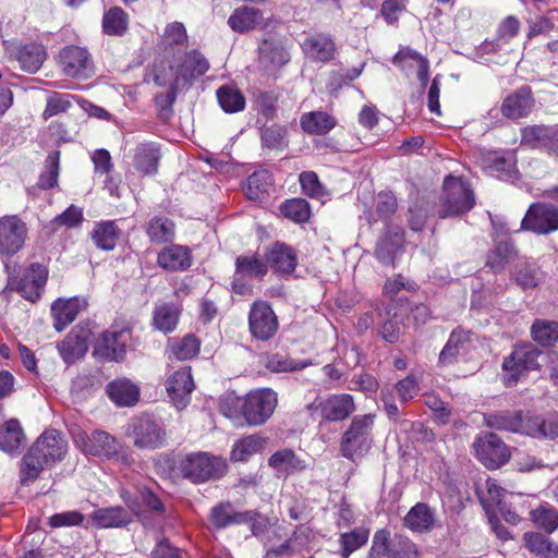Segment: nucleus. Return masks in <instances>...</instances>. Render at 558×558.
Here are the masks:
<instances>
[{
	"label": "nucleus",
	"mask_w": 558,
	"mask_h": 558,
	"mask_svg": "<svg viewBox=\"0 0 558 558\" xmlns=\"http://www.w3.org/2000/svg\"><path fill=\"white\" fill-rule=\"evenodd\" d=\"M66 441L56 429L43 433L24 454L20 464V481L24 486L34 483L40 473L62 460L66 452Z\"/></svg>",
	"instance_id": "f257e3e1"
},
{
	"label": "nucleus",
	"mask_w": 558,
	"mask_h": 558,
	"mask_svg": "<svg viewBox=\"0 0 558 558\" xmlns=\"http://www.w3.org/2000/svg\"><path fill=\"white\" fill-rule=\"evenodd\" d=\"M66 441L56 429L43 433L24 454L20 464V481L24 486L34 483L40 473L62 460L66 452Z\"/></svg>",
	"instance_id": "f03ea898"
},
{
	"label": "nucleus",
	"mask_w": 558,
	"mask_h": 558,
	"mask_svg": "<svg viewBox=\"0 0 558 558\" xmlns=\"http://www.w3.org/2000/svg\"><path fill=\"white\" fill-rule=\"evenodd\" d=\"M66 441L56 429L43 433L24 454L20 464V481L24 486L34 483L40 473L62 460L66 452Z\"/></svg>",
	"instance_id": "7ed1b4c3"
},
{
	"label": "nucleus",
	"mask_w": 558,
	"mask_h": 558,
	"mask_svg": "<svg viewBox=\"0 0 558 558\" xmlns=\"http://www.w3.org/2000/svg\"><path fill=\"white\" fill-rule=\"evenodd\" d=\"M375 421L374 413L353 416L340 440L339 448L344 458L355 462L369 451L374 442Z\"/></svg>",
	"instance_id": "20e7f679"
},
{
	"label": "nucleus",
	"mask_w": 558,
	"mask_h": 558,
	"mask_svg": "<svg viewBox=\"0 0 558 558\" xmlns=\"http://www.w3.org/2000/svg\"><path fill=\"white\" fill-rule=\"evenodd\" d=\"M179 470L184 477L199 483L221 477L226 473L227 463L223 459L207 452H193L181 458Z\"/></svg>",
	"instance_id": "39448f33"
},
{
	"label": "nucleus",
	"mask_w": 558,
	"mask_h": 558,
	"mask_svg": "<svg viewBox=\"0 0 558 558\" xmlns=\"http://www.w3.org/2000/svg\"><path fill=\"white\" fill-rule=\"evenodd\" d=\"M278 404V395L270 388L253 389L242 401L241 413L250 426L266 423Z\"/></svg>",
	"instance_id": "423d86ee"
},
{
	"label": "nucleus",
	"mask_w": 558,
	"mask_h": 558,
	"mask_svg": "<svg viewBox=\"0 0 558 558\" xmlns=\"http://www.w3.org/2000/svg\"><path fill=\"white\" fill-rule=\"evenodd\" d=\"M48 279V269L38 263L31 264L21 276L9 274L3 293L15 291L25 300L35 303L40 299Z\"/></svg>",
	"instance_id": "0eeeda50"
},
{
	"label": "nucleus",
	"mask_w": 558,
	"mask_h": 558,
	"mask_svg": "<svg viewBox=\"0 0 558 558\" xmlns=\"http://www.w3.org/2000/svg\"><path fill=\"white\" fill-rule=\"evenodd\" d=\"M541 354L542 351L532 343H523L514 347L511 354L502 362L505 384L507 386H512L529 372L538 369V357Z\"/></svg>",
	"instance_id": "6e6552de"
},
{
	"label": "nucleus",
	"mask_w": 558,
	"mask_h": 558,
	"mask_svg": "<svg viewBox=\"0 0 558 558\" xmlns=\"http://www.w3.org/2000/svg\"><path fill=\"white\" fill-rule=\"evenodd\" d=\"M444 192L442 208L439 213L441 218L460 215L473 208V191L470 189L469 184L460 178H446Z\"/></svg>",
	"instance_id": "1a4fd4ad"
},
{
	"label": "nucleus",
	"mask_w": 558,
	"mask_h": 558,
	"mask_svg": "<svg viewBox=\"0 0 558 558\" xmlns=\"http://www.w3.org/2000/svg\"><path fill=\"white\" fill-rule=\"evenodd\" d=\"M124 500L130 510L121 506L99 508L89 517L92 525L97 529H121L133 521V515L142 519L137 505L125 498Z\"/></svg>",
	"instance_id": "9d476101"
},
{
	"label": "nucleus",
	"mask_w": 558,
	"mask_h": 558,
	"mask_svg": "<svg viewBox=\"0 0 558 558\" xmlns=\"http://www.w3.org/2000/svg\"><path fill=\"white\" fill-rule=\"evenodd\" d=\"M523 230L548 234L558 230V207L549 203H534L521 222Z\"/></svg>",
	"instance_id": "9b49d317"
},
{
	"label": "nucleus",
	"mask_w": 558,
	"mask_h": 558,
	"mask_svg": "<svg viewBox=\"0 0 558 558\" xmlns=\"http://www.w3.org/2000/svg\"><path fill=\"white\" fill-rule=\"evenodd\" d=\"M26 223L16 215L0 218V255L12 256L24 245L27 238Z\"/></svg>",
	"instance_id": "f8f14e48"
},
{
	"label": "nucleus",
	"mask_w": 558,
	"mask_h": 558,
	"mask_svg": "<svg viewBox=\"0 0 558 558\" xmlns=\"http://www.w3.org/2000/svg\"><path fill=\"white\" fill-rule=\"evenodd\" d=\"M473 448L478 460L488 469H497L509 459L505 442L493 433L476 438Z\"/></svg>",
	"instance_id": "ddd939ff"
},
{
	"label": "nucleus",
	"mask_w": 558,
	"mask_h": 558,
	"mask_svg": "<svg viewBox=\"0 0 558 558\" xmlns=\"http://www.w3.org/2000/svg\"><path fill=\"white\" fill-rule=\"evenodd\" d=\"M250 331L259 340H268L278 330V319L267 302H254L248 316Z\"/></svg>",
	"instance_id": "4468645a"
},
{
	"label": "nucleus",
	"mask_w": 558,
	"mask_h": 558,
	"mask_svg": "<svg viewBox=\"0 0 558 558\" xmlns=\"http://www.w3.org/2000/svg\"><path fill=\"white\" fill-rule=\"evenodd\" d=\"M60 61L65 75L73 78H87L94 73L93 61L84 48L70 46L60 52Z\"/></svg>",
	"instance_id": "2eb2a0df"
},
{
	"label": "nucleus",
	"mask_w": 558,
	"mask_h": 558,
	"mask_svg": "<svg viewBox=\"0 0 558 558\" xmlns=\"http://www.w3.org/2000/svg\"><path fill=\"white\" fill-rule=\"evenodd\" d=\"M235 267L232 287L234 292L240 294H244L248 289L246 279H262L268 271V264L256 255L239 256Z\"/></svg>",
	"instance_id": "dca6fc26"
},
{
	"label": "nucleus",
	"mask_w": 558,
	"mask_h": 558,
	"mask_svg": "<svg viewBox=\"0 0 558 558\" xmlns=\"http://www.w3.org/2000/svg\"><path fill=\"white\" fill-rule=\"evenodd\" d=\"M92 331L88 326L77 325L58 344V351L66 364L83 357L88 350Z\"/></svg>",
	"instance_id": "f3484780"
},
{
	"label": "nucleus",
	"mask_w": 558,
	"mask_h": 558,
	"mask_svg": "<svg viewBox=\"0 0 558 558\" xmlns=\"http://www.w3.org/2000/svg\"><path fill=\"white\" fill-rule=\"evenodd\" d=\"M76 442L86 454L111 458L118 453L116 438L104 430H94L90 435L80 434Z\"/></svg>",
	"instance_id": "a211bd4d"
},
{
	"label": "nucleus",
	"mask_w": 558,
	"mask_h": 558,
	"mask_svg": "<svg viewBox=\"0 0 558 558\" xmlns=\"http://www.w3.org/2000/svg\"><path fill=\"white\" fill-rule=\"evenodd\" d=\"M166 389L177 409L185 408L194 389L191 367L185 366L171 374L166 381Z\"/></svg>",
	"instance_id": "6ab92c4d"
},
{
	"label": "nucleus",
	"mask_w": 558,
	"mask_h": 558,
	"mask_svg": "<svg viewBox=\"0 0 558 558\" xmlns=\"http://www.w3.org/2000/svg\"><path fill=\"white\" fill-rule=\"evenodd\" d=\"M320 415L328 422H340L348 418L355 410L354 399L349 393L331 395L319 402Z\"/></svg>",
	"instance_id": "aec40b11"
},
{
	"label": "nucleus",
	"mask_w": 558,
	"mask_h": 558,
	"mask_svg": "<svg viewBox=\"0 0 558 558\" xmlns=\"http://www.w3.org/2000/svg\"><path fill=\"white\" fill-rule=\"evenodd\" d=\"M128 338L125 329L106 330L96 342L95 353L108 360L120 361L125 355Z\"/></svg>",
	"instance_id": "412c9836"
},
{
	"label": "nucleus",
	"mask_w": 558,
	"mask_h": 558,
	"mask_svg": "<svg viewBox=\"0 0 558 558\" xmlns=\"http://www.w3.org/2000/svg\"><path fill=\"white\" fill-rule=\"evenodd\" d=\"M133 437L134 445L142 449H155L165 442V432L148 417H142L134 424Z\"/></svg>",
	"instance_id": "4be33fe9"
},
{
	"label": "nucleus",
	"mask_w": 558,
	"mask_h": 558,
	"mask_svg": "<svg viewBox=\"0 0 558 558\" xmlns=\"http://www.w3.org/2000/svg\"><path fill=\"white\" fill-rule=\"evenodd\" d=\"M207 60L197 51L187 53L179 66L174 77L175 88H185L193 78L198 77L208 70Z\"/></svg>",
	"instance_id": "5701e85b"
},
{
	"label": "nucleus",
	"mask_w": 558,
	"mask_h": 558,
	"mask_svg": "<svg viewBox=\"0 0 558 558\" xmlns=\"http://www.w3.org/2000/svg\"><path fill=\"white\" fill-rule=\"evenodd\" d=\"M523 141L558 156V126L535 125L523 131Z\"/></svg>",
	"instance_id": "b1692460"
},
{
	"label": "nucleus",
	"mask_w": 558,
	"mask_h": 558,
	"mask_svg": "<svg viewBox=\"0 0 558 558\" xmlns=\"http://www.w3.org/2000/svg\"><path fill=\"white\" fill-rule=\"evenodd\" d=\"M255 515V511L240 512L230 502H220L211 509L210 522L217 529H225L233 524L246 523Z\"/></svg>",
	"instance_id": "393cba45"
},
{
	"label": "nucleus",
	"mask_w": 558,
	"mask_h": 558,
	"mask_svg": "<svg viewBox=\"0 0 558 558\" xmlns=\"http://www.w3.org/2000/svg\"><path fill=\"white\" fill-rule=\"evenodd\" d=\"M268 266L276 272L291 274L298 264L293 247L284 243H275L266 253Z\"/></svg>",
	"instance_id": "a878e982"
},
{
	"label": "nucleus",
	"mask_w": 558,
	"mask_h": 558,
	"mask_svg": "<svg viewBox=\"0 0 558 558\" xmlns=\"http://www.w3.org/2000/svg\"><path fill=\"white\" fill-rule=\"evenodd\" d=\"M86 307V302L78 298L69 300L58 299L52 303L51 313L54 318L53 326L58 331L71 324L77 314Z\"/></svg>",
	"instance_id": "bb28decb"
},
{
	"label": "nucleus",
	"mask_w": 558,
	"mask_h": 558,
	"mask_svg": "<svg viewBox=\"0 0 558 558\" xmlns=\"http://www.w3.org/2000/svg\"><path fill=\"white\" fill-rule=\"evenodd\" d=\"M392 62L395 65H398L403 71L416 69L418 81L422 83L423 86L426 85L428 81L429 64L427 59L421 56L418 52L410 48L401 49L393 57Z\"/></svg>",
	"instance_id": "cd10ccee"
},
{
	"label": "nucleus",
	"mask_w": 558,
	"mask_h": 558,
	"mask_svg": "<svg viewBox=\"0 0 558 558\" xmlns=\"http://www.w3.org/2000/svg\"><path fill=\"white\" fill-rule=\"evenodd\" d=\"M289 60L282 43L277 39H265L259 46V64L267 71L276 70Z\"/></svg>",
	"instance_id": "c85d7f7f"
},
{
	"label": "nucleus",
	"mask_w": 558,
	"mask_h": 558,
	"mask_svg": "<svg viewBox=\"0 0 558 558\" xmlns=\"http://www.w3.org/2000/svg\"><path fill=\"white\" fill-rule=\"evenodd\" d=\"M534 105L531 89L523 87L509 95L502 104V113L510 119H519L526 116Z\"/></svg>",
	"instance_id": "c756f323"
},
{
	"label": "nucleus",
	"mask_w": 558,
	"mask_h": 558,
	"mask_svg": "<svg viewBox=\"0 0 558 558\" xmlns=\"http://www.w3.org/2000/svg\"><path fill=\"white\" fill-rule=\"evenodd\" d=\"M157 263L166 270H185L192 264L191 253L187 247L181 245H172L163 248L159 253Z\"/></svg>",
	"instance_id": "7c9ffc66"
},
{
	"label": "nucleus",
	"mask_w": 558,
	"mask_h": 558,
	"mask_svg": "<svg viewBox=\"0 0 558 558\" xmlns=\"http://www.w3.org/2000/svg\"><path fill=\"white\" fill-rule=\"evenodd\" d=\"M470 347V336L468 332L454 330L451 332L446 345L441 350L438 363L441 366L451 365L457 362L460 355L466 353Z\"/></svg>",
	"instance_id": "2f4dec72"
},
{
	"label": "nucleus",
	"mask_w": 558,
	"mask_h": 558,
	"mask_svg": "<svg viewBox=\"0 0 558 558\" xmlns=\"http://www.w3.org/2000/svg\"><path fill=\"white\" fill-rule=\"evenodd\" d=\"M109 398L120 407H130L136 403L140 396L138 388L126 378L112 380L107 385Z\"/></svg>",
	"instance_id": "473e14b6"
},
{
	"label": "nucleus",
	"mask_w": 558,
	"mask_h": 558,
	"mask_svg": "<svg viewBox=\"0 0 558 558\" xmlns=\"http://www.w3.org/2000/svg\"><path fill=\"white\" fill-rule=\"evenodd\" d=\"M264 17L258 9L241 7L233 11L228 20L229 26L238 33L248 32L263 25Z\"/></svg>",
	"instance_id": "72a5a7b5"
},
{
	"label": "nucleus",
	"mask_w": 558,
	"mask_h": 558,
	"mask_svg": "<svg viewBox=\"0 0 558 558\" xmlns=\"http://www.w3.org/2000/svg\"><path fill=\"white\" fill-rule=\"evenodd\" d=\"M517 254L511 241H500L487 253L485 266L494 274H499L517 257Z\"/></svg>",
	"instance_id": "f704fd0d"
},
{
	"label": "nucleus",
	"mask_w": 558,
	"mask_h": 558,
	"mask_svg": "<svg viewBox=\"0 0 558 558\" xmlns=\"http://www.w3.org/2000/svg\"><path fill=\"white\" fill-rule=\"evenodd\" d=\"M435 524L434 510L426 504L418 502L404 517V525L413 532H426Z\"/></svg>",
	"instance_id": "c9c22d12"
},
{
	"label": "nucleus",
	"mask_w": 558,
	"mask_h": 558,
	"mask_svg": "<svg viewBox=\"0 0 558 558\" xmlns=\"http://www.w3.org/2000/svg\"><path fill=\"white\" fill-rule=\"evenodd\" d=\"M46 57L44 46L38 44L21 46L16 51V60L21 69L27 73H36L41 68Z\"/></svg>",
	"instance_id": "e433bc0d"
},
{
	"label": "nucleus",
	"mask_w": 558,
	"mask_h": 558,
	"mask_svg": "<svg viewBox=\"0 0 558 558\" xmlns=\"http://www.w3.org/2000/svg\"><path fill=\"white\" fill-rule=\"evenodd\" d=\"M300 124L308 134L325 135L335 128L336 119L325 111H311L302 114Z\"/></svg>",
	"instance_id": "4c0bfd02"
},
{
	"label": "nucleus",
	"mask_w": 558,
	"mask_h": 558,
	"mask_svg": "<svg viewBox=\"0 0 558 558\" xmlns=\"http://www.w3.org/2000/svg\"><path fill=\"white\" fill-rule=\"evenodd\" d=\"M265 445L266 438L258 434L245 436L233 444L230 452V459L234 462L246 461L252 456L262 451Z\"/></svg>",
	"instance_id": "58836bf2"
},
{
	"label": "nucleus",
	"mask_w": 558,
	"mask_h": 558,
	"mask_svg": "<svg viewBox=\"0 0 558 558\" xmlns=\"http://www.w3.org/2000/svg\"><path fill=\"white\" fill-rule=\"evenodd\" d=\"M524 433L538 439H556L558 438V417H529L525 420Z\"/></svg>",
	"instance_id": "ea45409f"
},
{
	"label": "nucleus",
	"mask_w": 558,
	"mask_h": 558,
	"mask_svg": "<svg viewBox=\"0 0 558 558\" xmlns=\"http://www.w3.org/2000/svg\"><path fill=\"white\" fill-rule=\"evenodd\" d=\"M303 48L306 54L318 61H328L333 57L335 44L328 35L317 34L304 40Z\"/></svg>",
	"instance_id": "a19ab883"
},
{
	"label": "nucleus",
	"mask_w": 558,
	"mask_h": 558,
	"mask_svg": "<svg viewBox=\"0 0 558 558\" xmlns=\"http://www.w3.org/2000/svg\"><path fill=\"white\" fill-rule=\"evenodd\" d=\"M160 151L154 144H142L135 149L134 167L144 174L157 172Z\"/></svg>",
	"instance_id": "79ce46f5"
},
{
	"label": "nucleus",
	"mask_w": 558,
	"mask_h": 558,
	"mask_svg": "<svg viewBox=\"0 0 558 558\" xmlns=\"http://www.w3.org/2000/svg\"><path fill=\"white\" fill-rule=\"evenodd\" d=\"M120 238V230L113 221L97 223L92 231L95 245L104 251H112Z\"/></svg>",
	"instance_id": "37998d69"
},
{
	"label": "nucleus",
	"mask_w": 558,
	"mask_h": 558,
	"mask_svg": "<svg viewBox=\"0 0 558 558\" xmlns=\"http://www.w3.org/2000/svg\"><path fill=\"white\" fill-rule=\"evenodd\" d=\"M488 427L499 430L524 433L525 421L521 413H495L485 416Z\"/></svg>",
	"instance_id": "c03bdc74"
},
{
	"label": "nucleus",
	"mask_w": 558,
	"mask_h": 558,
	"mask_svg": "<svg viewBox=\"0 0 558 558\" xmlns=\"http://www.w3.org/2000/svg\"><path fill=\"white\" fill-rule=\"evenodd\" d=\"M268 464L278 472L290 474L303 470L305 464L300 460L293 450L282 449L276 451L269 459Z\"/></svg>",
	"instance_id": "a18cd8bd"
},
{
	"label": "nucleus",
	"mask_w": 558,
	"mask_h": 558,
	"mask_svg": "<svg viewBox=\"0 0 558 558\" xmlns=\"http://www.w3.org/2000/svg\"><path fill=\"white\" fill-rule=\"evenodd\" d=\"M524 543L526 548L537 556L545 558H556L558 556V545L543 534L525 533Z\"/></svg>",
	"instance_id": "49530a36"
},
{
	"label": "nucleus",
	"mask_w": 558,
	"mask_h": 558,
	"mask_svg": "<svg viewBox=\"0 0 558 558\" xmlns=\"http://www.w3.org/2000/svg\"><path fill=\"white\" fill-rule=\"evenodd\" d=\"M531 336L535 342L543 347L554 345L558 341V323L537 319L531 327Z\"/></svg>",
	"instance_id": "de8ad7c7"
},
{
	"label": "nucleus",
	"mask_w": 558,
	"mask_h": 558,
	"mask_svg": "<svg viewBox=\"0 0 558 558\" xmlns=\"http://www.w3.org/2000/svg\"><path fill=\"white\" fill-rule=\"evenodd\" d=\"M217 98L225 112L234 113L245 108V98L234 86L223 85L218 88Z\"/></svg>",
	"instance_id": "09e8293b"
},
{
	"label": "nucleus",
	"mask_w": 558,
	"mask_h": 558,
	"mask_svg": "<svg viewBox=\"0 0 558 558\" xmlns=\"http://www.w3.org/2000/svg\"><path fill=\"white\" fill-rule=\"evenodd\" d=\"M180 316V310L174 304H162L154 312V326L162 332H171Z\"/></svg>",
	"instance_id": "8fccbe9b"
},
{
	"label": "nucleus",
	"mask_w": 558,
	"mask_h": 558,
	"mask_svg": "<svg viewBox=\"0 0 558 558\" xmlns=\"http://www.w3.org/2000/svg\"><path fill=\"white\" fill-rule=\"evenodd\" d=\"M23 437L20 423L15 420L8 421L0 428V449L5 452H14L20 448Z\"/></svg>",
	"instance_id": "3c124183"
},
{
	"label": "nucleus",
	"mask_w": 558,
	"mask_h": 558,
	"mask_svg": "<svg viewBox=\"0 0 558 558\" xmlns=\"http://www.w3.org/2000/svg\"><path fill=\"white\" fill-rule=\"evenodd\" d=\"M369 537V531L365 527H356L349 533H342L340 535V546L342 558H349V556L366 544Z\"/></svg>",
	"instance_id": "603ef678"
},
{
	"label": "nucleus",
	"mask_w": 558,
	"mask_h": 558,
	"mask_svg": "<svg viewBox=\"0 0 558 558\" xmlns=\"http://www.w3.org/2000/svg\"><path fill=\"white\" fill-rule=\"evenodd\" d=\"M147 234L153 242L171 241L174 236V225L168 218L155 217L148 222Z\"/></svg>",
	"instance_id": "864d4df0"
},
{
	"label": "nucleus",
	"mask_w": 558,
	"mask_h": 558,
	"mask_svg": "<svg viewBox=\"0 0 558 558\" xmlns=\"http://www.w3.org/2000/svg\"><path fill=\"white\" fill-rule=\"evenodd\" d=\"M532 521L548 533L558 527V511L549 505H541L531 511Z\"/></svg>",
	"instance_id": "5fc2aeb1"
},
{
	"label": "nucleus",
	"mask_w": 558,
	"mask_h": 558,
	"mask_svg": "<svg viewBox=\"0 0 558 558\" xmlns=\"http://www.w3.org/2000/svg\"><path fill=\"white\" fill-rule=\"evenodd\" d=\"M392 548H395V538H390V532L385 529L378 530L373 536L367 558H384L386 556L391 558Z\"/></svg>",
	"instance_id": "6e6d98bb"
},
{
	"label": "nucleus",
	"mask_w": 558,
	"mask_h": 558,
	"mask_svg": "<svg viewBox=\"0 0 558 558\" xmlns=\"http://www.w3.org/2000/svg\"><path fill=\"white\" fill-rule=\"evenodd\" d=\"M102 27L108 35H122L128 27L126 14L118 7L111 8L104 15Z\"/></svg>",
	"instance_id": "4d7b16f0"
},
{
	"label": "nucleus",
	"mask_w": 558,
	"mask_h": 558,
	"mask_svg": "<svg viewBox=\"0 0 558 558\" xmlns=\"http://www.w3.org/2000/svg\"><path fill=\"white\" fill-rule=\"evenodd\" d=\"M60 151L56 150L48 155L46 159V170L40 174L38 186L40 189H50L57 185L59 177Z\"/></svg>",
	"instance_id": "13d9d810"
},
{
	"label": "nucleus",
	"mask_w": 558,
	"mask_h": 558,
	"mask_svg": "<svg viewBox=\"0 0 558 558\" xmlns=\"http://www.w3.org/2000/svg\"><path fill=\"white\" fill-rule=\"evenodd\" d=\"M271 185V175L268 171H256L247 178V197L257 199L266 193Z\"/></svg>",
	"instance_id": "bf43d9fd"
},
{
	"label": "nucleus",
	"mask_w": 558,
	"mask_h": 558,
	"mask_svg": "<svg viewBox=\"0 0 558 558\" xmlns=\"http://www.w3.org/2000/svg\"><path fill=\"white\" fill-rule=\"evenodd\" d=\"M281 211L284 217L295 222H304L310 218V206L308 203L303 198H293L287 201L281 206Z\"/></svg>",
	"instance_id": "052dcab7"
},
{
	"label": "nucleus",
	"mask_w": 558,
	"mask_h": 558,
	"mask_svg": "<svg viewBox=\"0 0 558 558\" xmlns=\"http://www.w3.org/2000/svg\"><path fill=\"white\" fill-rule=\"evenodd\" d=\"M308 365L310 361L296 362L278 353L270 355L266 362V367L275 373L299 371Z\"/></svg>",
	"instance_id": "680f3d73"
},
{
	"label": "nucleus",
	"mask_w": 558,
	"mask_h": 558,
	"mask_svg": "<svg viewBox=\"0 0 558 558\" xmlns=\"http://www.w3.org/2000/svg\"><path fill=\"white\" fill-rule=\"evenodd\" d=\"M199 352V341L193 335L185 336L182 340L172 344L171 354L180 361L194 357Z\"/></svg>",
	"instance_id": "e2e57ef3"
},
{
	"label": "nucleus",
	"mask_w": 558,
	"mask_h": 558,
	"mask_svg": "<svg viewBox=\"0 0 558 558\" xmlns=\"http://www.w3.org/2000/svg\"><path fill=\"white\" fill-rule=\"evenodd\" d=\"M403 241L402 234L396 233L392 239L383 238L376 248V256L383 263H391L396 252L399 250Z\"/></svg>",
	"instance_id": "0e129e2a"
},
{
	"label": "nucleus",
	"mask_w": 558,
	"mask_h": 558,
	"mask_svg": "<svg viewBox=\"0 0 558 558\" xmlns=\"http://www.w3.org/2000/svg\"><path fill=\"white\" fill-rule=\"evenodd\" d=\"M85 515L76 510L60 512L51 515L48 524L52 529L81 526L84 524Z\"/></svg>",
	"instance_id": "69168bd1"
},
{
	"label": "nucleus",
	"mask_w": 558,
	"mask_h": 558,
	"mask_svg": "<svg viewBox=\"0 0 558 558\" xmlns=\"http://www.w3.org/2000/svg\"><path fill=\"white\" fill-rule=\"evenodd\" d=\"M300 183L304 194L310 197L320 198L326 195V191L313 171H304L300 174Z\"/></svg>",
	"instance_id": "338daca9"
},
{
	"label": "nucleus",
	"mask_w": 558,
	"mask_h": 558,
	"mask_svg": "<svg viewBox=\"0 0 558 558\" xmlns=\"http://www.w3.org/2000/svg\"><path fill=\"white\" fill-rule=\"evenodd\" d=\"M391 558H420L416 545L402 535L395 536V548Z\"/></svg>",
	"instance_id": "774afa93"
}]
</instances>
